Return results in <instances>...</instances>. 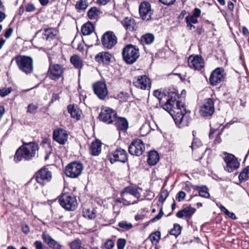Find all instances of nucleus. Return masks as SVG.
<instances>
[{
    "instance_id": "f257e3e1",
    "label": "nucleus",
    "mask_w": 249,
    "mask_h": 249,
    "mask_svg": "<svg viewBox=\"0 0 249 249\" xmlns=\"http://www.w3.org/2000/svg\"><path fill=\"white\" fill-rule=\"evenodd\" d=\"M178 91L175 89H169L166 102L161 105L162 108L173 117L175 124L179 128L188 126L190 121V111L187 110L185 104L180 100Z\"/></svg>"
},
{
    "instance_id": "f03ea898",
    "label": "nucleus",
    "mask_w": 249,
    "mask_h": 249,
    "mask_svg": "<svg viewBox=\"0 0 249 249\" xmlns=\"http://www.w3.org/2000/svg\"><path fill=\"white\" fill-rule=\"evenodd\" d=\"M39 149V145L36 142H23V144L17 150L14 156V160L16 162L22 160H31L36 157H38Z\"/></svg>"
},
{
    "instance_id": "7ed1b4c3",
    "label": "nucleus",
    "mask_w": 249,
    "mask_h": 249,
    "mask_svg": "<svg viewBox=\"0 0 249 249\" xmlns=\"http://www.w3.org/2000/svg\"><path fill=\"white\" fill-rule=\"evenodd\" d=\"M139 188L132 186L124 187L121 192V196L123 200V205L129 206L137 203L141 197V194L138 191Z\"/></svg>"
},
{
    "instance_id": "20e7f679",
    "label": "nucleus",
    "mask_w": 249,
    "mask_h": 249,
    "mask_svg": "<svg viewBox=\"0 0 249 249\" xmlns=\"http://www.w3.org/2000/svg\"><path fill=\"white\" fill-rule=\"evenodd\" d=\"M53 47L51 49L47 48L44 50V51L47 53L50 62V66L47 72V76L51 80L56 81L60 78H62V80L64 79L63 74L65 68L63 65L60 64H52V58L50 52L53 49Z\"/></svg>"
},
{
    "instance_id": "39448f33",
    "label": "nucleus",
    "mask_w": 249,
    "mask_h": 249,
    "mask_svg": "<svg viewBox=\"0 0 249 249\" xmlns=\"http://www.w3.org/2000/svg\"><path fill=\"white\" fill-rule=\"evenodd\" d=\"M13 61H15L18 69L26 74L33 72V60L31 57L19 54L15 56L11 62Z\"/></svg>"
},
{
    "instance_id": "423d86ee",
    "label": "nucleus",
    "mask_w": 249,
    "mask_h": 249,
    "mask_svg": "<svg viewBox=\"0 0 249 249\" xmlns=\"http://www.w3.org/2000/svg\"><path fill=\"white\" fill-rule=\"evenodd\" d=\"M122 56L124 61L128 64L134 63L140 56L139 50L137 46L128 44L123 50Z\"/></svg>"
},
{
    "instance_id": "0eeeda50",
    "label": "nucleus",
    "mask_w": 249,
    "mask_h": 249,
    "mask_svg": "<svg viewBox=\"0 0 249 249\" xmlns=\"http://www.w3.org/2000/svg\"><path fill=\"white\" fill-rule=\"evenodd\" d=\"M59 202L60 205L67 211H74L77 207L76 197L69 193L62 194L59 198Z\"/></svg>"
},
{
    "instance_id": "6e6552de",
    "label": "nucleus",
    "mask_w": 249,
    "mask_h": 249,
    "mask_svg": "<svg viewBox=\"0 0 249 249\" xmlns=\"http://www.w3.org/2000/svg\"><path fill=\"white\" fill-rule=\"evenodd\" d=\"M83 164L79 161H73L69 163L65 169L66 175L71 178L79 176L83 171Z\"/></svg>"
},
{
    "instance_id": "1a4fd4ad",
    "label": "nucleus",
    "mask_w": 249,
    "mask_h": 249,
    "mask_svg": "<svg viewBox=\"0 0 249 249\" xmlns=\"http://www.w3.org/2000/svg\"><path fill=\"white\" fill-rule=\"evenodd\" d=\"M101 43L104 48L111 49L117 43V37L112 31H107L102 36Z\"/></svg>"
},
{
    "instance_id": "9d476101",
    "label": "nucleus",
    "mask_w": 249,
    "mask_h": 249,
    "mask_svg": "<svg viewBox=\"0 0 249 249\" xmlns=\"http://www.w3.org/2000/svg\"><path fill=\"white\" fill-rule=\"evenodd\" d=\"M108 158L111 163L116 161L124 163L128 159L126 151L121 148H117L109 153L108 155Z\"/></svg>"
},
{
    "instance_id": "9b49d317",
    "label": "nucleus",
    "mask_w": 249,
    "mask_h": 249,
    "mask_svg": "<svg viewBox=\"0 0 249 249\" xmlns=\"http://www.w3.org/2000/svg\"><path fill=\"white\" fill-rule=\"evenodd\" d=\"M144 151V144L140 139H136L132 141L128 147L129 153L133 156H141Z\"/></svg>"
},
{
    "instance_id": "f8f14e48",
    "label": "nucleus",
    "mask_w": 249,
    "mask_h": 249,
    "mask_svg": "<svg viewBox=\"0 0 249 249\" xmlns=\"http://www.w3.org/2000/svg\"><path fill=\"white\" fill-rule=\"evenodd\" d=\"M117 117V113L112 108L104 107L101 109L99 119L107 124L112 123Z\"/></svg>"
},
{
    "instance_id": "ddd939ff",
    "label": "nucleus",
    "mask_w": 249,
    "mask_h": 249,
    "mask_svg": "<svg viewBox=\"0 0 249 249\" xmlns=\"http://www.w3.org/2000/svg\"><path fill=\"white\" fill-rule=\"evenodd\" d=\"M52 178V172L47 168H42L36 174V179L42 186L51 181Z\"/></svg>"
},
{
    "instance_id": "4468645a",
    "label": "nucleus",
    "mask_w": 249,
    "mask_h": 249,
    "mask_svg": "<svg viewBox=\"0 0 249 249\" xmlns=\"http://www.w3.org/2000/svg\"><path fill=\"white\" fill-rule=\"evenodd\" d=\"M214 111V101L211 98L204 100L202 105L200 107L199 112L201 115L209 117L213 115Z\"/></svg>"
},
{
    "instance_id": "2eb2a0df",
    "label": "nucleus",
    "mask_w": 249,
    "mask_h": 249,
    "mask_svg": "<svg viewBox=\"0 0 249 249\" xmlns=\"http://www.w3.org/2000/svg\"><path fill=\"white\" fill-rule=\"evenodd\" d=\"M139 10L140 16L143 20L148 21L152 19L153 11L151 9V4L148 2H142L139 6Z\"/></svg>"
},
{
    "instance_id": "dca6fc26",
    "label": "nucleus",
    "mask_w": 249,
    "mask_h": 249,
    "mask_svg": "<svg viewBox=\"0 0 249 249\" xmlns=\"http://www.w3.org/2000/svg\"><path fill=\"white\" fill-rule=\"evenodd\" d=\"M226 154V156L224 158V161L226 163L225 170L231 173L239 168L240 163L233 155L227 153Z\"/></svg>"
},
{
    "instance_id": "f3484780",
    "label": "nucleus",
    "mask_w": 249,
    "mask_h": 249,
    "mask_svg": "<svg viewBox=\"0 0 249 249\" xmlns=\"http://www.w3.org/2000/svg\"><path fill=\"white\" fill-rule=\"evenodd\" d=\"M122 25L125 30L126 34L136 32L138 28V25L135 19L132 17H126L121 21Z\"/></svg>"
},
{
    "instance_id": "a211bd4d",
    "label": "nucleus",
    "mask_w": 249,
    "mask_h": 249,
    "mask_svg": "<svg viewBox=\"0 0 249 249\" xmlns=\"http://www.w3.org/2000/svg\"><path fill=\"white\" fill-rule=\"evenodd\" d=\"M92 88L94 93L99 99H105L108 93L107 85L105 82L98 81L93 84Z\"/></svg>"
},
{
    "instance_id": "6ab92c4d",
    "label": "nucleus",
    "mask_w": 249,
    "mask_h": 249,
    "mask_svg": "<svg viewBox=\"0 0 249 249\" xmlns=\"http://www.w3.org/2000/svg\"><path fill=\"white\" fill-rule=\"evenodd\" d=\"M134 85L142 89H149L151 87L150 79L145 75L138 76L133 81Z\"/></svg>"
},
{
    "instance_id": "aec40b11",
    "label": "nucleus",
    "mask_w": 249,
    "mask_h": 249,
    "mask_svg": "<svg viewBox=\"0 0 249 249\" xmlns=\"http://www.w3.org/2000/svg\"><path fill=\"white\" fill-rule=\"evenodd\" d=\"M224 72L223 68H217L212 71L209 78V81L212 85L215 86L224 80Z\"/></svg>"
},
{
    "instance_id": "412c9836",
    "label": "nucleus",
    "mask_w": 249,
    "mask_h": 249,
    "mask_svg": "<svg viewBox=\"0 0 249 249\" xmlns=\"http://www.w3.org/2000/svg\"><path fill=\"white\" fill-rule=\"evenodd\" d=\"M189 66L196 70H200L204 67V62L200 55L190 56L188 60Z\"/></svg>"
},
{
    "instance_id": "4be33fe9",
    "label": "nucleus",
    "mask_w": 249,
    "mask_h": 249,
    "mask_svg": "<svg viewBox=\"0 0 249 249\" xmlns=\"http://www.w3.org/2000/svg\"><path fill=\"white\" fill-rule=\"evenodd\" d=\"M53 139L60 144H64L68 140V134L65 129L59 128L53 132Z\"/></svg>"
},
{
    "instance_id": "5701e85b",
    "label": "nucleus",
    "mask_w": 249,
    "mask_h": 249,
    "mask_svg": "<svg viewBox=\"0 0 249 249\" xmlns=\"http://www.w3.org/2000/svg\"><path fill=\"white\" fill-rule=\"evenodd\" d=\"M115 125L117 129L120 132L125 133L128 128V123L127 120L124 117H117L114 120Z\"/></svg>"
},
{
    "instance_id": "b1692460",
    "label": "nucleus",
    "mask_w": 249,
    "mask_h": 249,
    "mask_svg": "<svg viewBox=\"0 0 249 249\" xmlns=\"http://www.w3.org/2000/svg\"><path fill=\"white\" fill-rule=\"evenodd\" d=\"M211 130L209 133V138L211 139H212L214 138L213 134L216 133V137L214 140L215 143H219L221 142V139L220 138V135L222 134V132L224 129V127H222L221 129H219V127L222 125V124H217V127H214L213 124V126L211 124Z\"/></svg>"
},
{
    "instance_id": "393cba45",
    "label": "nucleus",
    "mask_w": 249,
    "mask_h": 249,
    "mask_svg": "<svg viewBox=\"0 0 249 249\" xmlns=\"http://www.w3.org/2000/svg\"><path fill=\"white\" fill-rule=\"evenodd\" d=\"M58 31L54 28H48L44 30L43 38L46 41H51L57 38Z\"/></svg>"
},
{
    "instance_id": "a878e982",
    "label": "nucleus",
    "mask_w": 249,
    "mask_h": 249,
    "mask_svg": "<svg viewBox=\"0 0 249 249\" xmlns=\"http://www.w3.org/2000/svg\"><path fill=\"white\" fill-rule=\"evenodd\" d=\"M196 211L195 208L191 206H187L178 211L176 214V216L179 218H190L195 213Z\"/></svg>"
},
{
    "instance_id": "bb28decb",
    "label": "nucleus",
    "mask_w": 249,
    "mask_h": 249,
    "mask_svg": "<svg viewBox=\"0 0 249 249\" xmlns=\"http://www.w3.org/2000/svg\"><path fill=\"white\" fill-rule=\"evenodd\" d=\"M42 237L44 241L53 249H61L62 246L56 241L53 239L50 235L43 232Z\"/></svg>"
},
{
    "instance_id": "cd10ccee",
    "label": "nucleus",
    "mask_w": 249,
    "mask_h": 249,
    "mask_svg": "<svg viewBox=\"0 0 249 249\" xmlns=\"http://www.w3.org/2000/svg\"><path fill=\"white\" fill-rule=\"evenodd\" d=\"M111 55L106 52L98 53L95 57V60L100 64H108L110 62Z\"/></svg>"
},
{
    "instance_id": "c85d7f7f",
    "label": "nucleus",
    "mask_w": 249,
    "mask_h": 249,
    "mask_svg": "<svg viewBox=\"0 0 249 249\" xmlns=\"http://www.w3.org/2000/svg\"><path fill=\"white\" fill-rule=\"evenodd\" d=\"M101 142L98 141L93 142L89 147V153L92 156H98L101 151Z\"/></svg>"
},
{
    "instance_id": "c756f323",
    "label": "nucleus",
    "mask_w": 249,
    "mask_h": 249,
    "mask_svg": "<svg viewBox=\"0 0 249 249\" xmlns=\"http://www.w3.org/2000/svg\"><path fill=\"white\" fill-rule=\"evenodd\" d=\"M160 160V157L158 152L155 150L148 152L147 163L150 166L156 165Z\"/></svg>"
},
{
    "instance_id": "7c9ffc66",
    "label": "nucleus",
    "mask_w": 249,
    "mask_h": 249,
    "mask_svg": "<svg viewBox=\"0 0 249 249\" xmlns=\"http://www.w3.org/2000/svg\"><path fill=\"white\" fill-rule=\"evenodd\" d=\"M68 112L71 116L76 120L80 119L81 115L79 113V109L73 105H69L67 107Z\"/></svg>"
},
{
    "instance_id": "2f4dec72",
    "label": "nucleus",
    "mask_w": 249,
    "mask_h": 249,
    "mask_svg": "<svg viewBox=\"0 0 249 249\" xmlns=\"http://www.w3.org/2000/svg\"><path fill=\"white\" fill-rule=\"evenodd\" d=\"M94 30V25L90 21L85 23L81 27V32L84 36L90 35Z\"/></svg>"
},
{
    "instance_id": "473e14b6",
    "label": "nucleus",
    "mask_w": 249,
    "mask_h": 249,
    "mask_svg": "<svg viewBox=\"0 0 249 249\" xmlns=\"http://www.w3.org/2000/svg\"><path fill=\"white\" fill-rule=\"evenodd\" d=\"M71 63L74 67L77 69H81L83 67V61L82 59L77 55H73L71 56L70 59Z\"/></svg>"
},
{
    "instance_id": "72a5a7b5",
    "label": "nucleus",
    "mask_w": 249,
    "mask_h": 249,
    "mask_svg": "<svg viewBox=\"0 0 249 249\" xmlns=\"http://www.w3.org/2000/svg\"><path fill=\"white\" fill-rule=\"evenodd\" d=\"M154 39L155 37L153 34L147 33L141 37L140 41L143 45H149L153 42Z\"/></svg>"
},
{
    "instance_id": "f704fd0d",
    "label": "nucleus",
    "mask_w": 249,
    "mask_h": 249,
    "mask_svg": "<svg viewBox=\"0 0 249 249\" xmlns=\"http://www.w3.org/2000/svg\"><path fill=\"white\" fill-rule=\"evenodd\" d=\"M83 215L88 219H94L96 217V211L93 209H84L83 211Z\"/></svg>"
},
{
    "instance_id": "c9c22d12",
    "label": "nucleus",
    "mask_w": 249,
    "mask_h": 249,
    "mask_svg": "<svg viewBox=\"0 0 249 249\" xmlns=\"http://www.w3.org/2000/svg\"><path fill=\"white\" fill-rule=\"evenodd\" d=\"M238 178L240 182L249 179V165L245 167L239 174Z\"/></svg>"
},
{
    "instance_id": "e433bc0d",
    "label": "nucleus",
    "mask_w": 249,
    "mask_h": 249,
    "mask_svg": "<svg viewBox=\"0 0 249 249\" xmlns=\"http://www.w3.org/2000/svg\"><path fill=\"white\" fill-rule=\"evenodd\" d=\"M71 249H87L82 246V243L79 239H76L69 243Z\"/></svg>"
},
{
    "instance_id": "4c0bfd02",
    "label": "nucleus",
    "mask_w": 249,
    "mask_h": 249,
    "mask_svg": "<svg viewBox=\"0 0 249 249\" xmlns=\"http://www.w3.org/2000/svg\"><path fill=\"white\" fill-rule=\"evenodd\" d=\"M87 0H79L76 2L75 8L78 12L85 10L88 7Z\"/></svg>"
},
{
    "instance_id": "58836bf2",
    "label": "nucleus",
    "mask_w": 249,
    "mask_h": 249,
    "mask_svg": "<svg viewBox=\"0 0 249 249\" xmlns=\"http://www.w3.org/2000/svg\"><path fill=\"white\" fill-rule=\"evenodd\" d=\"M99 10L95 7L90 8L87 13L88 18L90 19H95L98 17Z\"/></svg>"
},
{
    "instance_id": "ea45409f",
    "label": "nucleus",
    "mask_w": 249,
    "mask_h": 249,
    "mask_svg": "<svg viewBox=\"0 0 249 249\" xmlns=\"http://www.w3.org/2000/svg\"><path fill=\"white\" fill-rule=\"evenodd\" d=\"M195 189L198 191L199 196L205 198L209 197L210 194L208 191V188L206 186H196Z\"/></svg>"
},
{
    "instance_id": "a19ab883",
    "label": "nucleus",
    "mask_w": 249,
    "mask_h": 249,
    "mask_svg": "<svg viewBox=\"0 0 249 249\" xmlns=\"http://www.w3.org/2000/svg\"><path fill=\"white\" fill-rule=\"evenodd\" d=\"M149 238L153 244L158 243L160 238V232L156 231L152 233L149 236Z\"/></svg>"
},
{
    "instance_id": "79ce46f5",
    "label": "nucleus",
    "mask_w": 249,
    "mask_h": 249,
    "mask_svg": "<svg viewBox=\"0 0 249 249\" xmlns=\"http://www.w3.org/2000/svg\"><path fill=\"white\" fill-rule=\"evenodd\" d=\"M181 231V227L180 225L178 224H175L173 228L170 231V234L177 237L180 234Z\"/></svg>"
},
{
    "instance_id": "37998d69",
    "label": "nucleus",
    "mask_w": 249,
    "mask_h": 249,
    "mask_svg": "<svg viewBox=\"0 0 249 249\" xmlns=\"http://www.w3.org/2000/svg\"><path fill=\"white\" fill-rule=\"evenodd\" d=\"M169 196V192L166 189L161 190L159 197V201L161 203H163L167 197Z\"/></svg>"
},
{
    "instance_id": "c03bdc74",
    "label": "nucleus",
    "mask_w": 249,
    "mask_h": 249,
    "mask_svg": "<svg viewBox=\"0 0 249 249\" xmlns=\"http://www.w3.org/2000/svg\"><path fill=\"white\" fill-rule=\"evenodd\" d=\"M219 208L222 212H223L225 214L228 215L231 219L233 220H235L237 219L235 214L233 213L230 212L224 206L221 205L219 207Z\"/></svg>"
},
{
    "instance_id": "a18cd8bd",
    "label": "nucleus",
    "mask_w": 249,
    "mask_h": 249,
    "mask_svg": "<svg viewBox=\"0 0 249 249\" xmlns=\"http://www.w3.org/2000/svg\"><path fill=\"white\" fill-rule=\"evenodd\" d=\"M202 145L201 142L197 138H193L191 146L193 151L199 148Z\"/></svg>"
},
{
    "instance_id": "49530a36",
    "label": "nucleus",
    "mask_w": 249,
    "mask_h": 249,
    "mask_svg": "<svg viewBox=\"0 0 249 249\" xmlns=\"http://www.w3.org/2000/svg\"><path fill=\"white\" fill-rule=\"evenodd\" d=\"M153 95L154 96L156 97L159 101L160 105H161V106L163 104V102H162V98L163 96V94L160 91L157 90H155L153 92Z\"/></svg>"
},
{
    "instance_id": "de8ad7c7",
    "label": "nucleus",
    "mask_w": 249,
    "mask_h": 249,
    "mask_svg": "<svg viewBox=\"0 0 249 249\" xmlns=\"http://www.w3.org/2000/svg\"><path fill=\"white\" fill-rule=\"evenodd\" d=\"M118 226L125 230H128L132 228V225L130 223H127L126 221H122L118 223Z\"/></svg>"
},
{
    "instance_id": "09e8293b",
    "label": "nucleus",
    "mask_w": 249,
    "mask_h": 249,
    "mask_svg": "<svg viewBox=\"0 0 249 249\" xmlns=\"http://www.w3.org/2000/svg\"><path fill=\"white\" fill-rule=\"evenodd\" d=\"M186 22H190L192 24H196L198 22L197 18L192 15H188L185 17Z\"/></svg>"
},
{
    "instance_id": "8fccbe9b",
    "label": "nucleus",
    "mask_w": 249,
    "mask_h": 249,
    "mask_svg": "<svg viewBox=\"0 0 249 249\" xmlns=\"http://www.w3.org/2000/svg\"><path fill=\"white\" fill-rule=\"evenodd\" d=\"M126 244V240L123 238H119L117 241L118 249H124Z\"/></svg>"
},
{
    "instance_id": "3c124183",
    "label": "nucleus",
    "mask_w": 249,
    "mask_h": 249,
    "mask_svg": "<svg viewBox=\"0 0 249 249\" xmlns=\"http://www.w3.org/2000/svg\"><path fill=\"white\" fill-rule=\"evenodd\" d=\"M12 90V88L11 87L0 89V95L2 97H5L11 93Z\"/></svg>"
},
{
    "instance_id": "603ef678",
    "label": "nucleus",
    "mask_w": 249,
    "mask_h": 249,
    "mask_svg": "<svg viewBox=\"0 0 249 249\" xmlns=\"http://www.w3.org/2000/svg\"><path fill=\"white\" fill-rule=\"evenodd\" d=\"M37 109L38 107L37 106L31 104L28 106L27 112L30 113L35 114L36 113Z\"/></svg>"
},
{
    "instance_id": "864d4df0",
    "label": "nucleus",
    "mask_w": 249,
    "mask_h": 249,
    "mask_svg": "<svg viewBox=\"0 0 249 249\" xmlns=\"http://www.w3.org/2000/svg\"><path fill=\"white\" fill-rule=\"evenodd\" d=\"M106 249H112L114 247V243L112 240L107 239L104 243Z\"/></svg>"
},
{
    "instance_id": "5fc2aeb1",
    "label": "nucleus",
    "mask_w": 249,
    "mask_h": 249,
    "mask_svg": "<svg viewBox=\"0 0 249 249\" xmlns=\"http://www.w3.org/2000/svg\"><path fill=\"white\" fill-rule=\"evenodd\" d=\"M185 196V193L182 191H180L176 195V198L178 201L180 202L184 199Z\"/></svg>"
},
{
    "instance_id": "6e6d98bb",
    "label": "nucleus",
    "mask_w": 249,
    "mask_h": 249,
    "mask_svg": "<svg viewBox=\"0 0 249 249\" xmlns=\"http://www.w3.org/2000/svg\"><path fill=\"white\" fill-rule=\"evenodd\" d=\"M118 97L123 101H126L129 97V94L126 92H121L118 94Z\"/></svg>"
},
{
    "instance_id": "4d7b16f0",
    "label": "nucleus",
    "mask_w": 249,
    "mask_h": 249,
    "mask_svg": "<svg viewBox=\"0 0 249 249\" xmlns=\"http://www.w3.org/2000/svg\"><path fill=\"white\" fill-rule=\"evenodd\" d=\"M36 8L35 6L31 3H28L25 6V10L27 12H31L35 10Z\"/></svg>"
},
{
    "instance_id": "13d9d810",
    "label": "nucleus",
    "mask_w": 249,
    "mask_h": 249,
    "mask_svg": "<svg viewBox=\"0 0 249 249\" xmlns=\"http://www.w3.org/2000/svg\"><path fill=\"white\" fill-rule=\"evenodd\" d=\"M201 12L200 9L197 8H195L193 10V15L192 16L197 18H199L200 16Z\"/></svg>"
},
{
    "instance_id": "bf43d9fd",
    "label": "nucleus",
    "mask_w": 249,
    "mask_h": 249,
    "mask_svg": "<svg viewBox=\"0 0 249 249\" xmlns=\"http://www.w3.org/2000/svg\"><path fill=\"white\" fill-rule=\"evenodd\" d=\"M163 215V212H162V209H161L160 212H159V213L156 216H155L151 220V221L152 222L156 221L160 219L162 217Z\"/></svg>"
},
{
    "instance_id": "052dcab7",
    "label": "nucleus",
    "mask_w": 249,
    "mask_h": 249,
    "mask_svg": "<svg viewBox=\"0 0 249 249\" xmlns=\"http://www.w3.org/2000/svg\"><path fill=\"white\" fill-rule=\"evenodd\" d=\"M159 1L164 5H170L173 4L176 0H159Z\"/></svg>"
},
{
    "instance_id": "680f3d73",
    "label": "nucleus",
    "mask_w": 249,
    "mask_h": 249,
    "mask_svg": "<svg viewBox=\"0 0 249 249\" xmlns=\"http://www.w3.org/2000/svg\"><path fill=\"white\" fill-rule=\"evenodd\" d=\"M34 245L36 249H44L43 245L40 241H36L34 243Z\"/></svg>"
},
{
    "instance_id": "e2e57ef3",
    "label": "nucleus",
    "mask_w": 249,
    "mask_h": 249,
    "mask_svg": "<svg viewBox=\"0 0 249 249\" xmlns=\"http://www.w3.org/2000/svg\"><path fill=\"white\" fill-rule=\"evenodd\" d=\"M13 33V29L12 28H9L6 30L4 34V36L6 38H8L11 36Z\"/></svg>"
},
{
    "instance_id": "0e129e2a",
    "label": "nucleus",
    "mask_w": 249,
    "mask_h": 249,
    "mask_svg": "<svg viewBox=\"0 0 249 249\" xmlns=\"http://www.w3.org/2000/svg\"><path fill=\"white\" fill-rule=\"evenodd\" d=\"M22 231L25 234H27L30 231V228L28 225L23 224L22 225Z\"/></svg>"
},
{
    "instance_id": "69168bd1",
    "label": "nucleus",
    "mask_w": 249,
    "mask_h": 249,
    "mask_svg": "<svg viewBox=\"0 0 249 249\" xmlns=\"http://www.w3.org/2000/svg\"><path fill=\"white\" fill-rule=\"evenodd\" d=\"M59 96L57 93H53L51 100V103H53L57 100H59Z\"/></svg>"
},
{
    "instance_id": "338daca9",
    "label": "nucleus",
    "mask_w": 249,
    "mask_h": 249,
    "mask_svg": "<svg viewBox=\"0 0 249 249\" xmlns=\"http://www.w3.org/2000/svg\"><path fill=\"white\" fill-rule=\"evenodd\" d=\"M242 32L244 35L249 36V31L247 28H246L245 26H244L242 28Z\"/></svg>"
},
{
    "instance_id": "774afa93",
    "label": "nucleus",
    "mask_w": 249,
    "mask_h": 249,
    "mask_svg": "<svg viewBox=\"0 0 249 249\" xmlns=\"http://www.w3.org/2000/svg\"><path fill=\"white\" fill-rule=\"evenodd\" d=\"M228 9L231 11H232L234 8V4L232 2L229 1L228 2Z\"/></svg>"
}]
</instances>
